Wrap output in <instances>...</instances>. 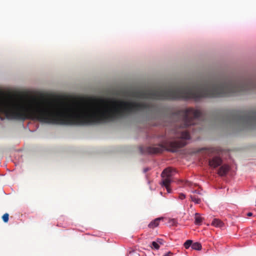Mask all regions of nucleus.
Returning <instances> with one entry per match:
<instances>
[{"instance_id":"nucleus-1","label":"nucleus","mask_w":256,"mask_h":256,"mask_svg":"<svg viewBox=\"0 0 256 256\" xmlns=\"http://www.w3.org/2000/svg\"><path fill=\"white\" fill-rule=\"evenodd\" d=\"M256 92V79L233 76L198 80V100L202 98L235 96Z\"/></svg>"},{"instance_id":"nucleus-2","label":"nucleus","mask_w":256,"mask_h":256,"mask_svg":"<svg viewBox=\"0 0 256 256\" xmlns=\"http://www.w3.org/2000/svg\"><path fill=\"white\" fill-rule=\"evenodd\" d=\"M178 114L182 118L180 126L172 130L170 136H158L160 144L156 146L147 147L146 150V153L159 154L162 152L164 149L176 152L186 144V140L190 138V135L184 128L196 124V121L200 119L202 112L199 110L190 108L179 110Z\"/></svg>"},{"instance_id":"nucleus-3","label":"nucleus","mask_w":256,"mask_h":256,"mask_svg":"<svg viewBox=\"0 0 256 256\" xmlns=\"http://www.w3.org/2000/svg\"><path fill=\"white\" fill-rule=\"evenodd\" d=\"M223 122L239 129L256 128V110L230 112L224 116Z\"/></svg>"},{"instance_id":"nucleus-4","label":"nucleus","mask_w":256,"mask_h":256,"mask_svg":"<svg viewBox=\"0 0 256 256\" xmlns=\"http://www.w3.org/2000/svg\"><path fill=\"white\" fill-rule=\"evenodd\" d=\"M175 172L176 170L174 169L169 167L165 168L161 174L162 178V184L166 188L168 192H170L168 186L172 182V177Z\"/></svg>"},{"instance_id":"nucleus-5","label":"nucleus","mask_w":256,"mask_h":256,"mask_svg":"<svg viewBox=\"0 0 256 256\" xmlns=\"http://www.w3.org/2000/svg\"><path fill=\"white\" fill-rule=\"evenodd\" d=\"M222 164V160L218 157L215 156L209 160V165L213 168H217Z\"/></svg>"},{"instance_id":"nucleus-6","label":"nucleus","mask_w":256,"mask_h":256,"mask_svg":"<svg viewBox=\"0 0 256 256\" xmlns=\"http://www.w3.org/2000/svg\"><path fill=\"white\" fill-rule=\"evenodd\" d=\"M201 195L199 191L196 190L192 192V194H190V197L192 202L198 204L201 202Z\"/></svg>"},{"instance_id":"nucleus-7","label":"nucleus","mask_w":256,"mask_h":256,"mask_svg":"<svg viewBox=\"0 0 256 256\" xmlns=\"http://www.w3.org/2000/svg\"><path fill=\"white\" fill-rule=\"evenodd\" d=\"M230 170V167L228 165L224 164L221 166L218 171V174L221 176L226 175Z\"/></svg>"},{"instance_id":"nucleus-8","label":"nucleus","mask_w":256,"mask_h":256,"mask_svg":"<svg viewBox=\"0 0 256 256\" xmlns=\"http://www.w3.org/2000/svg\"><path fill=\"white\" fill-rule=\"evenodd\" d=\"M162 220V218H156L154 220L152 221L148 224V227L151 228H154L158 226L160 222Z\"/></svg>"},{"instance_id":"nucleus-9","label":"nucleus","mask_w":256,"mask_h":256,"mask_svg":"<svg viewBox=\"0 0 256 256\" xmlns=\"http://www.w3.org/2000/svg\"><path fill=\"white\" fill-rule=\"evenodd\" d=\"M212 225L216 227L222 228L224 226V223L219 219L214 218L212 222Z\"/></svg>"},{"instance_id":"nucleus-10","label":"nucleus","mask_w":256,"mask_h":256,"mask_svg":"<svg viewBox=\"0 0 256 256\" xmlns=\"http://www.w3.org/2000/svg\"><path fill=\"white\" fill-rule=\"evenodd\" d=\"M195 221L194 224L196 225H201L203 220V218H202L198 213L195 214Z\"/></svg>"},{"instance_id":"nucleus-11","label":"nucleus","mask_w":256,"mask_h":256,"mask_svg":"<svg viewBox=\"0 0 256 256\" xmlns=\"http://www.w3.org/2000/svg\"><path fill=\"white\" fill-rule=\"evenodd\" d=\"M159 244H162V243L159 240H158L157 242H152V248H154L156 250L159 249Z\"/></svg>"},{"instance_id":"nucleus-12","label":"nucleus","mask_w":256,"mask_h":256,"mask_svg":"<svg viewBox=\"0 0 256 256\" xmlns=\"http://www.w3.org/2000/svg\"><path fill=\"white\" fill-rule=\"evenodd\" d=\"M192 248L194 250H200L202 248V246L199 242H194L192 245Z\"/></svg>"},{"instance_id":"nucleus-13","label":"nucleus","mask_w":256,"mask_h":256,"mask_svg":"<svg viewBox=\"0 0 256 256\" xmlns=\"http://www.w3.org/2000/svg\"><path fill=\"white\" fill-rule=\"evenodd\" d=\"M192 244V240H187L184 244V246L186 249L188 248Z\"/></svg>"},{"instance_id":"nucleus-14","label":"nucleus","mask_w":256,"mask_h":256,"mask_svg":"<svg viewBox=\"0 0 256 256\" xmlns=\"http://www.w3.org/2000/svg\"><path fill=\"white\" fill-rule=\"evenodd\" d=\"M8 218L9 214L8 213L4 214L2 216V220L4 222H7L8 221Z\"/></svg>"},{"instance_id":"nucleus-15","label":"nucleus","mask_w":256,"mask_h":256,"mask_svg":"<svg viewBox=\"0 0 256 256\" xmlns=\"http://www.w3.org/2000/svg\"><path fill=\"white\" fill-rule=\"evenodd\" d=\"M185 198H186V196L184 194L182 193L179 194V198L180 199L183 200V199Z\"/></svg>"},{"instance_id":"nucleus-16","label":"nucleus","mask_w":256,"mask_h":256,"mask_svg":"<svg viewBox=\"0 0 256 256\" xmlns=\"http://www.w3.org/2000/svg\"><path fill=\"white\" fill-rule=\"evenodd\" d=\"M173 256V254L172 252H168L166 254H164L163 256Z\"/></svg>"},{"instance_id":"nucleus-17","label":"nucleus","mask_w":256,"mask_h":256,"mask_svg":"<svg viewBox=\"0 0 256 256\" xmlns=\"http://www.w3.org/2000/svg\"><path fill=\"white\" fill-rule=\"evenodd\" d=\"M247 216H252V215H253V214L252 212H248L247 214H246Z\"/></svg>"}]
</instances>
